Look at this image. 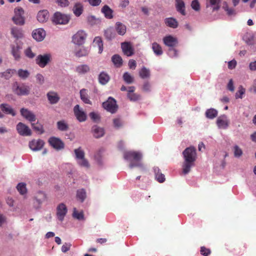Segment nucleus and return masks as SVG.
<instances>
[{"instance_id": "30", "label": "nucleus", "mask_w": 256, "mask_h": 256, "mask_svg": "<svg viewBox=\"0 0 256 256\" xmlns=\"http://www.w3.org/2000/svg\"><path fill=\"white\" fill-rule=\"evenodd\" d=\"M218 110L214 108H207L204 112L205 118L209 120H214L218 117Z\"/></svg>"}, {"instance_id": "8", "label": "nucleus", "mask_w": 256, "mask_h": 256, "mask_svg": "<svg viewBox=\"0 0 256 256\" xmlns=\"http://www.w3.org/2000/svg\"><path fill=\"white\" fill-rule=\"evenodd\" d=\"M52 60V55L50 52L40 54L36 56L35 59L36 64L41 68H44L48 65Z\"/></svg>"}, {"instance_id": "36", "label": "nucleus", "mask_w": 256, "mask_h": 256, "mask_svg": "<svg viewBox=\"0 0 256 256\" xmlns=\"http://www.w3.org/2000/svg\"><path fill=\"white\" fill-rule=\"evenodd\" d=\"M114 31L120 36H123L126 31V26L120 22H116L114 28Z\"/></svg>"}, {"instance_id": "34", "label": "nucleus", "mask_w": 256, "mask_h": 256, "mask_svg": "<svg viewBox=\"0 0 256 256\" xmlns=\"http://www.w3.org/2000/svg\"><path fill=\"white\" fill-rule=\"evenodd\" d=\"M111 62L115 68H119L122 66L124 60L122 57L118 54H114L111 57Z\"/></svg>"}, {"instance_id": "9", "label": "nucleus", "mask_w": 256, "mask_h": 256, "mask_svg": "<svg viewBox=\"0 0 256 256\" xmlns=\"http://www.w3.org/2000/svg\"><path fill=\"white\" fill-rule=\"evenodd\" d=\"M164 44L168 47V51L176 48L178 44L177 36L172 34H167L162 39Z\"/></svg>"}, {"instance_id": "50", "label": "nucleus", "mask_w": 256, "mask_h": 256, "mask_svg": "<svg viewBox=\"0 0 256 256\" xmlns=\"http://www.w3.org/2000/svg\"><path fill=\"white\" fill-rule=\"evenodd\" d=\"M232 150L234 153V156L235 158H240L243 154L242 150L237 144H234L232 146Z\"/></svg>"}, {"instance_id": "46", "label": "nucleus", "mask_w": 256, "mask_h": 256, "mask_svg": "<svg viewBox=\"0 0 256 256\" xmlns=\"http://www.w3.org/2000/svg\"><path fill=\"white\" fill-rule=\"evenodd\" d=\"M254 36L253 34L246 32L242 37V40L248 46L254 44Z\"/></svg>"}, {"instance_id": "35", "label": "nucleus", "mask_w": 256, "mask_h": 256, "mask_svg": "<svg viewBox=\"0 0 256 256\" xmlns=\"http://www.w3.org/2000/svg\"><path fill=\"white\" fill-rule=\"evenodd\" d=\"M86 188H81L76 190V198L80 202L82 203L86 198Z\"/></svg>"}, {"instance_id": "47", "label": "nucleus", "mask_w": 256, "mask_h": 256, "mask_svg": "<svg viewBox=\"0 0 256 256\" xmlns=\"http://www.w3.org/2000/svg\"><path fill=\"white\" fill-rule=\"evenodd\" d=\"M140 77L142 79H147L150 76V71L148 68L142 66L138 72Z\"/></svg>"}, {"instance_id": "32", "label": "nucleus", "mask_w": 256, "mask_h": 256, "mask_svg": "<svg viewBox=\"0 0 256 256\" xmlns=\"http://www.w3.org/2000/svg\"><path fill=\"white\" fill-rule=\"evenodd\" d=\"M104 36L108 41L112 42L116 36V32L114 31V27L110 26L108 29L104 30Z\"/></svg>"}, {"instance_id": "57", "label": "nucleus", "mask_w": 256, "mask_h": 256, "mask_svg": "<svg viewBox=\"0 0 256 256\" xmlns=\"http://www.w3.org/2000/svg\"><path fill=\"white\" fill-rule=\"evenodd\" d=\"M226 88L228 91L230 92H234V91L236 87L234 80L232 78L228 80L226 86Z\"/></svg>"}, {"instance_id": "38", "label": "nucleus", "mask_w": 256, "mask_h": 256, "mask_svg": "<svg viewBox=\"0 0 256 256\" xmlns=\"http://www.w3.org/2000/svg\"><path fill=\"white\" fill-rule=\"evenodd\" d=\"M31 127L32 130L38 134H42L45 132L44 125L40 123L38 120L36 123L34 122L31 123Z\"/></svg>"}, {"instance_id": "6", "label": "nucleus", "mask_w": 256, "mask_h": 256, "mask_svg": "<svg viewBox=\"0 0 256 256\" xmlns=\"http://www.w3.org/2000/svg\"><path fill=\"white\" fill-rule=\"evenodd\" d=\"M12 90L18 96H26L30 94V88L26 83L20 84L18 82H15L12 85Z\"/></svg>"}, {"instance_id": "14", "label": "nucleus", "mask_w": 256, "mask_h": 256, "mask_svg": "<svg viewBox=\"0 0 256 256\" xmlns=\"http://www.w3.org/2000/svg\"><path fill=\"white\" fill-rule=\"evenodd\" d=\"M46 36V32L43 28H36L32 32V38L36 42L43 41Z\"/></svg>"}, {"instance_id": "25", "label": "nucleus", "mask_w": 256, "mask_h": 256, "mask_svg": "<svg viewBox=\"0 0 256 256\" xmlns=\"http://www.w3.org/2000/svg\"><path fill=\"white\" fill-rule=\"evenodd\" d=\"M106 152V149L104 147L100 148L95 152L94 156V160L99 166L104 165V160L102 158V154Z\"/></svg>"}, {"instance_id": "54", "label": "nucleus", "mask_w": 256, "mask_h": 256, "mask_svg": "<svg viewBox=\"0 0 256 256\" xmlns=\"http://www.w3.org/2000/svg\"><path fill=\"white\" fill-rule=\"evenodd\" d=\"M90 70V67L87 64H82L76 67V72L82 74H86Z\"/></svg>"}, {"instance_id": "20", "label": "nucleus", "mask_w": 256, "mask_h": 256, "mask_svg": "<svg viewBox=\"0 0 256 256\" xmlns=\"http://www.w3.org/2000/svg\"><path fill=\"white\" fill-rule=\"evenodd\" d=\"M91 132L94 138L98 139L104 136L106 130L103 127H100L97 124H94L92 126Z\"/></svg>"}, {"instance_id": "56", "label": "nucleus", "mask_w": 256, "mask_h": 256, "mask_svg": "<svg viewBox=\"0 0 256 256\" xmlns=\"http://www.w3.org/2000/svg\"><path fill=\"white\" fill-rule=\"evenodd\" d=\"M24 54L26 57L30 59L34 58L36 56V54L32 51V48L30 46H28L24 50Z\"/></svg>"}, {"instance_id": "40", "label": "nucleus", "mask_w": 256, "mask_h": 256, "mask_svg": "<svg viewBox=\"0 0 256 256\" xmlns=\"http://www.w3.org/2000/svg\"><path fill=\"white\" fill-rule=\"evenodd\" d=\"M56 128L60 132H66L69 129V124L64 119H61L56 123Z\"/></svg>"}, {"instance_id": "43", "label": "nucleus", "mask_w": 256, "mask_h": 256, "mask_svg": "<svg viewBox=\"0 0 256 256\" xmlns=\"http://www.w3.org/2000/svg\"><path fill=\"white\" fill-rule=\"evenodd\" d=\"M222 9L226 12L228 16H235L237 14L236 10L234 8L228 6L226 1L223 2Z\"/></svg>"}, {"instance_id": "55", "label": "nucleus", "mask_w": 256, "mask_h": 256, "mask_svg": "<svg viewBox=\"0 0 256 256\" xmlns=\"http://www.w3.org/2000/svg\"><path fill=\"white\" fill-rule=\"evenodd\" d=\"M190 6L195 12H199L201 10V6L199 0H192L190 2Z\"/></svg>"}, {"instance_id": "1", "label": "nucleus", "mask_w": 256, "mask_h": 256, "mask_svg": "<svg viewBox=\"0 0 256 256\" xmlns=\"http://www.w3.org/2000/svg\"><path fill=\"white\" fill-rule=\"evenodd\" d=\"M184 159L182 164V172L184 175L188 174L191 168L196 166V161L198 158L196 148L194 145L186 146L182 152Z\"/></svg>"}, {"instance_id": "52", "label": "nucleus", "mask_w": 256, "mask_h": 256, "mask_svg": "<svg viewBox=\"0 0 256 256\" xmlns=\"http://www.w3.org/2000/svg\"><path fill=\"white\" fill-rule=\"evenodd\" d=\"M74 152V158L76 161L84 158L85 156L84 152L81 146H79L77 148H75Z\"/></svg>"}, {"instance_id": "48", "label": "nucleus", "mask_w": 256, "mask_h": 256, "mask_svg": "<svg viewBox=\"0 0 256 256\" xmlns=\"http://www.w3.org/2000/svg\"><path fill=\"white\" fill-rule=\"evenodd\" d=\"M89 117L93 122L98 124L100 122L102 116L98 111L93 110L88 114Z\"/></svg>"}, {"instance_id": "11", "label": "nucleus", "mask_w": 256, "mask_h": 256, "mask_svg": "<svg viewBox=\"0 0 256 256\" xmlns=\"http://www.w3.org/2000/svg\"><path fill=\"white\" fill-rule=\"evenodd\" d=\"M16 130L22 136H30L32 134V129L28 125L22 122H19L16 125Z\"/></svg>"}, {"instance_id": "41", "label": "nucleus", "mask_w": 256, "mask_h": 256, "mask_svg": "<svg viewBox=\"0 0 256 256\" xmlns=\"http://www.w3.org/2000/svg\"><path fill=\"white\" fill-rule=\"evenodd\" d=\"M80 98L82 101L86 104H92V101L90 100L88 95V90L86 88H82L80 90Z\"/></svg>"}, {"instance_id": "4", "label": "nucleus", "mask_w": 256, "mask_h": 256, "mask_svg": "<svg viewBox=\"0 0 256 256\" xmlns=\"http://www.w3.org/2000/svg\"><path fill=\"white\" fill-rule=\"evenodd\" d=\"M14 14L11 18L12 22L16 26H22L24 25L26 18L24 16V9L21 6H16L14 8Z\"/></svg>"}, {"instance_id": "61", "label": "nucleus", "mask_w": 256, "mask_h": 256, "mask_svg": "<svg viewBox=\"0 0 256 256\" xmlns=\"http://www.w3.org/2000/svg\"><path fill=\"white\" fill-rule=\"evenodd\" d=\"M167 54L171 58H178V50L176 48H174L170 51L168 50Z\"/></svg>"}, {"instance_id": "60", "label": "nucleus", "mask_w": 256, "mask_h": 256, "mask_svg": "<svg viewBox=\"0 0 256 256\" xmlns=\"http://www.w3.org/2000/svg\"><path fill=\"white\" fill-rule=\"evenodd\" d=\"M5 80H8L12 75L16 72V70L14 68H8L4 72Z\"/></svg>"}, {"instance_id": "5", "label": "nucleus", "mask_w": 256, "mask_h": 256, "mask_svg": "<svg viewBox=\"0 0 256 256\" xmlns=\"http://www.w3.org/2000/svg\"><path fill=\"white\" fill-rule=\"evenodd\" d=\"M102 107L107 112L112 114H116L119 108L117 100L112 96H108L106 100L102 102Z\"/></svg>"}, {"instance_id": "62", "label": "nucleus", "mask_w": 256, "mask_h": 256, "mask_svg": "<svg viewBox=\"0 0 256 256\" xmlns=\"http://www.w3.org/2000/svg\"><path fill=\"white\" fill-rule=\"evenodd\" d=\"M112 123L114 128L116 129H119L122 125L120 117L114 118L112 120Z\"/></svg>"}, {"instance_id": "16", "label": "nucleus", "mask_w": 256, "mask_h": 256, "mask_svg": "<svg viewBox=\"0 0 256 256\" xmlns=\"http://www.w3.org/2000/svg\"><path fill=\"white\" fill-rule=\"evenodd\" d=\"M68 212L66 206L63 202L59 204L56 209V218L60 222L64 221Z\"/></svg>"}, {"instance_id": "42", "label": "nucleus", "mask_w": 256, "mask_h": 256, "mask_svg": "<svg viewBox=\"0 0 256 256\" xmlns=\"http://www.w3.org/2000/svg\"><path fill=\"white\" fill-rule=\"evenodd\" d=\"M10 46L12 48V55L16 60H20V50L22 48V46L17 45L16 46H14V45L12 44Z\"/></svg>"}, {"instance_id": "23", "label": "nucleus", "mask_w": 256, "mask_h": 256, "mask_svg": "<svg viewBox=\"0 0 256 256\" xmlns=\"http://www.w3.org/2000/svg\"><path fill=\"white\" fill-rule=\"evenodd\" d=\"M46 98L50 104H55L60 100V96L57 92L50 90L47 92Z\"/></svg>"}, {"instance_id": "39", "label": "nucleus", "mask_w": 256, "mask_h": 256, "mask_svg": "<svg viewBox=\"0 0 256 256\" xmlns=\"http://www.w3.org/2000/svg\"><path fill=\"white\" fill-rule=\"evenodd\" d=\"M16 188L19 194L24 196H26L28 193V190L26 182H18L16 186Z\"/></svg>"}, {"instance_id": "24", "label": "nucleus", "mask_w": 256, "mask_h": 256, "mask_svg": "<svg viewBox=\"0 0 256 256\" xmlns=\"http://www.w3.org/2000/svg\"><path fill=\"white\" fill-rule=\"evenodd\" d=\"M100 12L106 19L111 20L114 17V10L106 4L102 6Z\"/></svg>"}, {"instance_id": "27", "label": "nucleus", "mask_w": 256, "mask_h": 256, "mask_svg": "<svg viewBox=\"0 0 256 256\" xmlns=\"http://www.w3.org/2000/svg\"><path fill=\"white\" fill-rule=\"evenodd\" d=\"M222 0H206V8H212V12L219 10L221 8Z\"/></svg>"}, {"instance_id": "3", "label": "nucleus", "mask_w": 256, "mask_h": 256, "mask_svg": "<svg viewBox=\"0 0 256 256\" xmlns=\"http://www.w3.org/2000/svg\"><path fill=\"white\" fill-rule=\"evenodd\" d=\"M72 16L70 14H64L56 11L50 18V20L54 26L66 25L69 23Z\"/></svg>"}, {"instance_id": "10", "label": "nucleus", "mask_w": 256, "mask_h": 256, "mask_svg": "<svg viewBox=\"0 0 256 256\" xmlns=\"http://www.w3.org/2000/svg\"><path fill=\"white\" fill-rule=\"evenodd\" d=\"M87 34L84 30H78L72 36V42L78 46H82L86 41Z\"/></svg>"}, {"instance_id": "26", "label": "nucleus", "mask_w": 256, "mask_h": 256, "mask_svg": "<svg viewBox=\"0 0 256 256\" xmlns=\"http://www.w3.org/2000/svg\"><path fill=\"white\" fill-rule=\"evenodd\" d=\"M186 2L184 0H175V8L177 12L182 16H186Z\"/></svg>"}, {"instance_id": "28", "label": "nucleus", "mask_w": 256, "mask_h": 256, "mask_svg": "<svg viewBox=\"0 0 256 256\" xmlns=\"http://www.w3.org/2000/svg\"><path fill=\"white\" fill-rule=\"evenodd\" d=\"M152 171L154 174V180L160 184H162L166 181L165 175L162 173L158 166H154Z\"/></svg>"}, {"instance_id": "64", "label": "nucleus", "mask_w": 256, "mask_h": 256, "mask_svg": "<svg viewBox=\"0 0 256 256\" xmlns=\"http://www.w3.org/2000/svg\"><path fill=\"white\" fill-rule=\"evenodd\" d=\"M128 100L131 102H136L140 99L141 96L140 94L134 93L127 96Z\"/></svg>"}, {"instance_id": "49", "label": "nucleus", "mask_w": 256, "mask_h": 256, "mask_svg": "<svg viewBox=\"0 0 256 256\" xmlns=\"http://www.w3.org/2000/svg\"><path fill=\"white\" fill-rule=\"evenodd\" d=\"M152 48L154 54L157 56H162L164 52L162 46L157 42H154L152 44Z\"/></svg>"}, {"instance_id": "59", "label": "nucleus", "mask_w": 256, "mask_h": 256, "mask_svg": "<svg viewBox=\"0 0 256 256\" xmlns=\"http://www.w3.org/2000/svg\"><path fill=\"white\" fill-rule=\"evenodd\" d=\"M78 164L79 166L82 167L86 168H89L90 167V164L88 160L85 158L79 160L77 161Z\"/></svg>"}, {"instance_id": "63", "label": "nucleus", "mask_w": 256, "mask_h": 256, "mask_svg": "<svg viewBox=\"0 0 256 256\" xmlns=\"http://www.w3.org/2000/svg\"><path fill=\"white\" fill-rule=\"evenodd\" d=\"M55 2L61 8H66L70 4L69 0H55Z\"/></svg>"}, {"instance_id": "44", "label": "nucleus", "mask_w": 256, "mask_h": 256, "mask_svg": "<svg viewBox=\"0 0 256 256\" xmlns=\"http://www.w3.org/2000/svg\"><path fill=\"white\" fill-rule=\"evenodd\" d=\"M88 52L89 50L88 48L84 46H82V48L78 50L75 49L74 52V55L77 58L86 56L88 55Z\"/></svg>"}, {"instance_id": "21", "label": "nucleus", "mask_w": 256, "mask_h": 256, "mask_svg": "<svg viewBox=\"0 0 256 256\" xmlns=\"http://www.w3.org/2000/svg\"><path fill=\"white\" fill-rule=\"evenodd\" d=\"M50 16V12L48 10L42 9L38 11L36 18L40 23L44 24L48 21Z\"/></svg>"}, {"instance_id": "13", "label": "nucleus", "mask_w": 256, "mask_h": 256, "mask_svg": "<svg viewBox=\"0 0 256 256\" xmlns=\"http://www.w3.org/2000/svg\"><path fill=\"white\" fill-rule=\"evenodd\" d=\"M44 144L45 142L41 138H38V140L32 139L28 142L30 149L34 152H37L42 150Z\"/></svg>"}, {"instance_id": "15", "label": "nucleus", "mask_w": 256, "mask_h": 256, "mask_svg": "<svg viewBox=\"0 0 256 256\" xmlns=\"http://www.w3.org/2000/svg\"><path fill=\"white\" fill-rule=\"evenodd\" d=\"M20 112L21 116L30 123L34 122L36 119V114L34 112L28 108H21Z\"/></svg>"}, {"instance_id": "18", "label": "nucleus", "mask_w": 256, "mask_h": 256, "mask_svg": "<svg viewBox=\"0 0 256 256\" xmlns=\"http://www.w3.org/2000/svg\"><path fill=\"white\" fill-rule=\"evenodd\" d=\"M122 48L124 54L128 57L132 56L135 54V49L131 42L122 43Z\"/></svg>"}, {"instance_id": "29", "label": "nucleus", "mask_w": 256, "mask_h": 256, "mask_svg": "<svg viewBox=\"0 0 256 256\" xmlns=\"http://www.w3.org/2000/svg\"><path fill=\"white\" fill-rule=\"evenodd\" d=\"M72 11L76 17H80L84 12V4L80 2H74Z\"/></svg>"}, {"instance_id": "33", "label": "nucleus", "mask_w": 256, "mask_h": 256, "mask_svg": "<svg viewBox=\"0 0 256 256\" xmlns=\"http://www.w3.org/2000/svg\"><path fill=\"white\" fill-rule=\"evenodd\" d=\"M164 22L167 26L172 28H176L179 26L178 20L174 16L166 18Z\"/></svg>"}, {"instance_id": "45", "label": "nucleus", "mask_w": 256, "mask_h": 256, "mask_svg": "<svg viewBox=\"0 0 256 256\" xmlns=\"http://www.w3.org/2000/svg\"><path fill=\"white\" fill-rule=\"evenodd\" d=\"M122 78L126 84H130L134 82V77L130 72H124L122 76Z\"/></svg>"}, {"instance_id": "12", "label": "nucleus", "mask_w": 256, "mask_h": 256, "mask_svg": "<svg viewBox=\"0 0 256 256\" xmlns=\"http://www.w3.org/2000/svg\"><path fill=\"white\" fill-rule=\"evenodd\" d=\"M74 112L76 120L79 122H86L88 120V114L79 104H76L74 108Z\"/></svg>"}, {"instance_id": "22", "label": "nucleus", "mask_w": 256, "mask_h": 256, "mask_svg": "<svg viewBox=\"0 0 256 256\" xmlns=\"http://www.w3.org/2000/svg\"><path fill=\"white\" fill-rule=\"evenodd\" d=\"M10 30L12 36L16 40L22 39L24 37L22 28L21 27L13 26L10 28Z\"/></svg>"}, {"instance_id": "31", "label": "nucleus", "mask_w": 256, "mask_h": 256, "mask_svg": "<svg viewBox=\"0 0 256 256\" xmlns=\"http://www.w3.org/2000/svg\"><path fill=\"white\" fill-rule=\"evenodd\" d=\"M98 82L102 86H104L108 82L110 79V77L108 73L104 71H101L98 74Z\"/></svg>"}, {"instance_id": "19", "label": "nucleus", "mask_w": 256, "mask_h": 256, "mask_svg": "<svg viewBox=\"0 0 256 256\" xmlns=\"http://www.w3.org/2000/svg\"><path fill=\"white\" fill-rule=\"evenodd\" d=\"M0 109L4 115H10L12 116H16L17 114V112L15 108L6 102L0 104Z\"/></svg>"}, {"instance_id": "37", "label": "nucleus", "mask_w": 256, "mask_h": 256, "mask_svg": "<svg viewBox=\"0 0 256 256\" xmlns=\"http://www.w3.org/2000/svg\"><path fill=\"white\" fill-rule=\"evenodd\" d=\"M72 217L78 220V221H84L86 220V217L84 216V212L83 210L78 211L76 208H73Z\"/></svg>"}, {"instance_id": "17", "label": "nucleus", "mask_w": 256, "mask_h": 256, "mask_svg": "<svg viewBox=\"0 0 256 256\" xmlns=\"http://www.w3.org/2000/svg\"><path fill=\"white\" fill-rule=\"evenodd\" d=\"M216 124L219 129H227L230 124V120L225 114L218 116L216 121Z\"/></svg>"}, {"instance_id": "7", "label": "nucleus", "mask_w": 256, "mask_h": 256, "mask_svg": "<svg viewBox=\"0 0 256 256\" xmlns=\"http://www.w3.org/2000/svg\"><path fill=\"white\" fill-rule=\"evenodd\" d=\"M48 142L50 146L55 150L58 152L65 148V143L58 136H52L48 140Z\"/></svg>"}, {"instance_id": "51", "label": "nucleus", "mask_w": 256, "mask_h": 256, "mask_svg": "<svg viewBox=\"0 0 256 256\" xmlns=\"http://www.w3.org/2000/svg\"><path fill=\"white\" fill-rule=\"evenodd\" d=\"M16 72L18 76L22 80L26 79L30 75V72L27 69L19 68Z\"/></svg>"}, {"instance_id": "53", "label": "nucleus", "mask_w": 256, "mask_h": 256, "mask_svg": "<svg viewBox=\"0 0 256 256\" xmlns=\"http://www.w3.org/2000/svg\"><path fill=\"white\" fill-rule=\"evenodd\" d=\"M245 94L246 88L242 85L239 86L234 94L235 98L236 100L242 99L245 96Z\"/></svg>"}, {"instance_id": "58", "label": "nucleus", "mask_w": 256, "mask_h": 256, "mask_svg": "<svg viewBox=\"0 0 256 256\" xmlns=\"http://www.w3.org/2000/svg\"><path fill=\"white\" fill-rule=\"evenodd\" d=\"M200 251L202 256H209L212 253L210 248H206L205 246H201Z\"/></svg>"}, {"instance_id": "2", "label": "nucleus", "mask_w": 256, "mask_h": 256, "mask_svg": "<svg viewBox=\"0 0 256 256\" xmlns=\"http://www.w3.org/2000/svg\"><path fill=\"white\" fill-rule=\"evenodd\" d=\"M123 158L125 161L130 162L128 167L130 170L138 168L142 172H145L147 170L142 162L143 154L141 150H126L123 154Z\"/></svg>"}]
</instances>
